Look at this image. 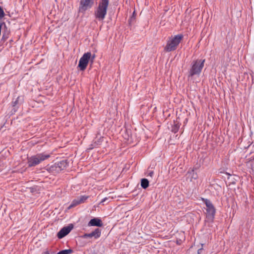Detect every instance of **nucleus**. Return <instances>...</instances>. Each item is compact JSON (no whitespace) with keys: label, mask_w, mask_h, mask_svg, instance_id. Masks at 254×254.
<instances>
[{"label":"nucleus","mask_w":254,"mask_h":254,"mask_svg":"<svg viewBox=\"0 0 254 254\" xmlns=\"http://www.w3.org/2000/svg\"><path fill=\"white\" fill-rule=\"evenodd\" d=\"M183 38V35L182 34H178L170 37L164 48V50L167 52L175 50Z\"/></svg>","instance_id":"obj_1"},{"label":"nucleus","mask_w":254,"mask_h":254,"mask_svg":"<svg viewBox=\"0 0 254 254\" xmlns=\"http://www.w3.org/2000/svg\"><path fill=\"white\" fill-rule=\"evenodd\" d=\"M109 5L108 1H101L99 3L94 15L96 19L102 21L107 14V8Z\"/></svg>","instance_id":"obj_2"},{"label":"nucleus","mask_w":254,"mask_h":254,"mask_svg":"<svg viewBox=\"0 0 254 254\" xmlns=\"http://www.w3.org/2000/svg\"><path fill=\"white\" fill-rule=\"evenodd\" d=\"M49 154L45 153H39L28 158V165L29 167H33L38 165L42 161L50 157Z\"/></svg>","instance_id":"obj_3"},{"label":"nucleus","mask_w":254,"mask_h":254,"mask_svg":"<svg viewBox=\"0 0 254 254\" xmlns=\"http://www.w3.org/2000/svg\"><path fill=\"white\" fill-rule=\"evenodd\" d=\"M205 60H197L192 63L191 67L189 71V77L198 75L204 66Z\"/></svg>","instance_id":"obj_4"},{"label":"nucleus","mask_w":254,"mask_h":254,"mask_svg":"<svg viewBox=\"0 0 254 254\" xmlns=\"http://www.w3.org/2000/svg\"><path fill=\"white\" fill-rule=\"evenodd\" d=\"M203 202L206 205V217L207 221L212 222L214 218L215 214V209L212 203L210 200L207 199H202Z\"/></svg>","instance_id":"obj_5"},{"label":"nucleus","mask_w":254,"mask_h":254,"mask_svg":"<svg viewBox=\"0 0 254 254\" xmlns=\"http://www.w3.org/2000/svg\"><path fill=\"white\" fill-rule=\"evenodd\" d=\"M91 54L90 52H87L83 54L80 59L78 67L80 70L84 71L87 66V64L91 59Z\"/></svg>","instance_id":"obj_6"},{"label":"nucleus","mask_w":254,"mask_h":254,"mask_svg":"<svg viewBox=\"0 0 254 254\" xmlns=\"http://www.w3.org/2000/svg\"><path fill=\"white\" fill-rule=\"evenodd\" d=\"M93 4V1H80L79 12L84 13L86 10L90 9Z\"/></svg>","instance_id":"obj_7"},{"label":"nucleus","mask_w":254,"mask_h":254,"mask_svg":"<svg viewBox=\"0 0 254 254\" xmlns=\"http://www.w3.org/2000/svg\"><path fill=\"white\" fill-rule=\"evenodd\" d=\"M66 166V162L64 161H62L60 162L56 163L54 166L51 167V170H54L55 168V170L57 172L63 170Z\"/></svg>","instance_id":"obj_8"},{"label":"nucleus","mask_w":254,"mask_h":254,"mask_svg":"<svg viewBox=\"0 0 254 254\" xmlns=\"http://www.w3.org/2000/svg\"><path fill=\"white\" fill-rule=\"evenodd\" d=\"M72 227H66L63 228L58 233L57 236L59 239H62L67 235L71 230Z\"/></svg>","instance_id":"obj_9"},{"label":"nucleus","mask_w":254,"mask_h":254,"mask_svg":"<svg viewBox=\"0 0 254 254\" xmlns=\"http://www.w3.org/2000/svg\"><path fill=\"white\" fill-rule=\"evenodd\" d=\"M101 235V231L99 229L97 228L91 233L89 234H85L83 236V238H92L94 237L95 239L99 238Z\"/></svg>","instance_id":"obj_10"},{"label":"nucleus","mask_w":254,"mask_h":254,"mask_svg":"<svg viewBox=\"0 0 254 254\" xmlns=\"http://www.w3.org/2000/svg\"><path fill=\"white\" fill-rule=\"evenodd\" d=\"M186 176L187 179H189L190 182H193V180H195L198 178L197 174L194 172L193 170H189Z\"/></svg>","instance_id":"obj_11"},{"label":"nucleus","mask_w":254,"mask_h":254,"mask_svg":"<svg viewBox=\"0 0 254 254\" xmlns=\"http://www.w3.org/2000/svg\"><path fill=\"white\" fill-rule=\"evenodd\" d=\"M88 225L101 227L103 225V224L100 219L93 218L90 220L88 223Z\"/></svg>","instance_id":"obj_12"},{"label":"nucleus","mask_w":254,"mask_h":254,"mask_svg":"<svg viewBox=\"0 0 254 254\" xmlns=\"http://www.w3.org/2000/svg\"><path fill=\"white\" fill-rule=\"evenodd\" d=\"M149 186V181L146 179H142L141 181V186L143 189H146Z\"/></svg>","instance_id":"obj_13"},{"label":"nucleus","mask_w":254,"mask_h":254,"mask_svg":"<svg viewBox=\"0 0 254 254\" xmlns=\"http://www.w3.org/2000/svg\"><path fill=\"white\" fill-rule=\"evenodd\" d=\"M80 204V202H79V200H78V198H76V199H74V200L72 201L71 203V204H70V205L69 206L68 208H69V209H70V208H72V207H74V206H76L77 205H78V204Z\"/></svg>","instance_id":"obj_14"},{"label":"nucleus","mask_w":254,"mask_h":254,"mask_svg":"<svg viewBox=\"0 0 254 254\" xmlns=\"http://www.w3.org/2000/svg\"><path fill=\"white\" fill-rule=\"evenodd\" d=\"M73 252L71 249L64 250L60 251L57 254H70Z\"/></svg>","instance_id":"obj_15"},{"label":"nucleus","mask_w":254,"mask_h":254,"mask_svg":"<svg viewBox=\"0 0 254 254\" xmlns=\"http://www.w3.org/2000/svg\"><path fill=\"white\" fill-rule=\"evenodd\" d=\"M88 198V196H81L78 198L80 203H83L87 198Z\"/></svg>","instance_id":"obj_16"},{"label":"nucleus","mask_w":254,"mask_h":254,"mask_svg":"<svg viewBox=\"0 0 254 254\" xmlns=\"http://www.w3.org/2000/svg\"><path fill=\"white\" fill-rule=\"evenodd\" d=\"M4 16V11L1 8V7L0 6V18H2Z\"/></svg>","instance_id":"obj_17"},{"label":"nucleus","mask_w":254,"mask_h":254,"mask_svg":"<svg viewBox=\"0 0 254 254\" xmlns=\"http://www.w3.org/2000/svg\"><path fill=\"white\" fill-rule=\"evenodd\" d=\"M179 127V126H178L177 125H176L173 127L172 130L174 132H176L178 130Z\"/></svg>","instance_id":"obj_18"},{"label":"nucleus","mask_w":254,"mask_h":254,"mask_svg":"<svg viewBox=\"0 0 254 254\" xmlns=\"http://www.w3.org/2000/svg\"><path fill=\"white\" fill-rule=\"evenodd\" d=\"M108 198L107 197H105L104 199L102 200V201L100 202V203H104V202H105Z\"/></svg>","instance_id":"obj_19"},{"label":"nucleus","mask_w":254,"mask_h":254,"mask_svg":"<svg viewBox=\"0 0 254 254\" xmlns=\"http://www.w3.org/2000/svg\"><path fill=\"white\" fill-rule=\"evenodd\" d=\"M154 173L153 171H151L149 172V175L150 176V177H152Z\"/></svg>","instance_id":"obj_20"},{"label":"nucleus","mask_w":254,"mask_h":254,"mask_svg":"<svg viewBox=\"0 0 254 254\" xmlns=\"http://www.w3.org/2000/svg\"><path fill=\"white\" fill-rule=\"evenodd\" d=\"M19 98V97H18V98H17V100H16L14 102V105H13L14 106H15V105H16V104H17V101H18V100Z\"/></svg>","instance_id":"obj_21"},{"label":"nucleus","mask_w":254,"mask_h":254,"mask_svg":"<svg viewBox=\"0 0 254 254\" xmlns=\"http://www.w3.org/2000/svg\"><path fill=\"white\" fill-rule=\"evenodd\" d=\"M43 254H49V252L47 251L43 253Z\"/></svg>","instance_id":"obj_22"},{"label":"nucleus","mask_w":254,"mask_h":254,"mask_svg":"<svg viewBox=\"0 0 254 254\" xmlns=\"http://www.w3.org/2000/svg\"><path fill=\"white\" fill-rule=\"evenodd\" d=\"M94 57H95V56H93L92 57V59L91 60V62H92V63H93V60H94Z\"/></svg>","instance_id":"obj_23"},{"label":"nucleus","mask_w":254,"mask_h":254,"mask_svg":"<svg viewBox=\"0 0 254 254\" xmlns=\"http://www.w3.org/2000/svg\"><path fill=\"white\" fill-rule=\"evenodd\" d=\"M200 251H201V249H200L198 250V254L200 253Z\"/></svg>","instance_id":"obj_24"}]
</instances>
